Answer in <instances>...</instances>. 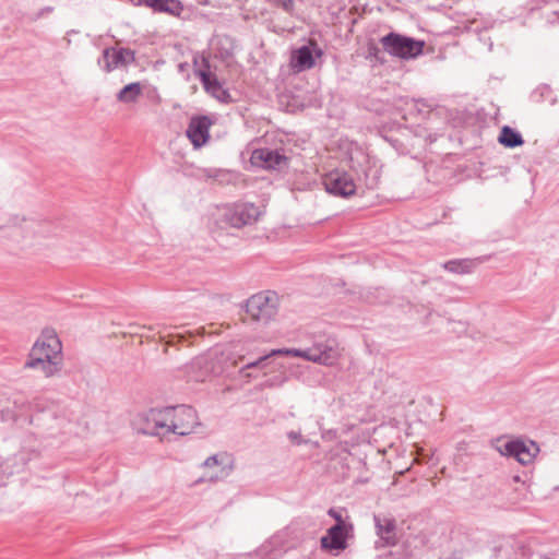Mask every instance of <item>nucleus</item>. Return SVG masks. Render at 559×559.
<instances>
[{
	"label": "nucleus",
	"instance_id": "obj_12",
	"mask_svg": "<svg viewBox=\"0 0 559 559\" xmlns=\"http://www.w3.org/2000/svg\"><path fill=\"white\" fill-rule=\"evenodd\" d=\"M251 159L254 165L265 169H282L288 164V158L284 154L270 148L254 150Z\"/></svg>",
	"mask_w": 559,
	"mask_h": 559
},
{
	"label": "nucleus",
	"instance_id": "obj_29",
	"mask_svg": "<svg viewBox=\"0 0 559 559\" xmlns=\"http://www.w3.org/2000/svg\"><path fill=\"white\" fill-rule=\"evenodd\" d=\"M329 514L332 515L337 521V523H340V520H342V516L332 509L329 511Z\"/></svg>",
	"mask_w": 559,
	"mask_h": 559
},
{
	"label": "nucleus",
	"instance_id": "obj_10",
	"mask_svg": "<svg viewBox=\"0 0 559 559\" xmlns=\"http://www.w3.org/2000/svg\"><path fill=\"white\" fill-rule=\"evenodd\" d=\"M260 214V209L257 205L253 203H243L235 205L233 209L228 210L225 216L230 226L240 228L245 225L254 223L259 218Z\"/></svg>",
	"mask_w": 559,
	"mask_h": 559
},
{
	"label": "nucleus",
	"instance_id": "obj_6",
	"mask_svg": "<svg viewBox=\"0 0 559 559\" xmlns=\"http://www.w3.org/2000/svg\"><path fill=\"white\" fill-rule=\"evenodd\" d=\"M497 449L502 455L513 457L522 465L532 463L539 452L536 442L522 439L509 440Z\"/></svg>",
	"mask_w": 559,
	"mask_h": 559
},
{
	"label": "nucleus",
	"instance_id": "obj_9",
	"mask_svg": "<svg viewBox=\"0 0 559 559\" xmlns=\"http://www.w3.org/2000/svg\"><path fill=\"white\" fill-rule=\"evenodd\" d=\"M135 61V52L129 48H105L98 59V66L107 73Z\"/></svg>",
	"mask_w": 559,
	"mask_h": 559
},
{
	"label": "nucleus",
	"instance_id": "obj_23",
	"mask_svg": "<svg viewBox=\"0 0 559 559\" xmlns=\"http://www.w3.org/2000/svg\"><path fill=\"white\" fill-rule=\"evenodd\" d=\"M207 361L204 357L194 358L188 366L189 369H200V372L190 374L191 379L194 381H203L209 373V368L206 366Z\"/></svg>",
	"mask_w": 559,
	"mask_h": 559
},
{
	"label": "nucleus",
	"instance_id": "obj_28",
	"mask_svg": "<svg viewBox=\"0 0 559 559\" xmlns=\"http://www.w3.org/2000/svg\"><path fill=\"white\" fill-rule=\"evenodd\" d=\"M217 171L213 169H204L203 175L207 178H214L216 177Z\"/></svg>",
	"mask_w": 559,
	"mask_h": 559
},
{
	"label": "nucleus",
	"instance_id": "obj_16",
	"mask_svg": "<svg viewBox=\"0 0 559 559\" xmlns=\"http://www.w3.org/2000/svg\"><path fill=\"white\" fill-rule=\"evenodd\" d=\"M197 75L200 78L204 90L213 97L221 102H227L230 98L228 91H226L215 74L209 71L199 70Z\"/></svg>",
	"mask_w": 559,
	"mask_h": 559
},
{
	"label": "nucleus",
	"instance_id": "obj_25",
	"mask_svg": "<svg viewBox=\"0 0 559 559\" xmlns=\"http://www.w3.org/2000/svg\"><path fill=\"white\" fill-rule=\"evenodd\" d=\"M258 364H257V360H253V361H250L248 362L246 366H243L239 372L242 377H246V378H250L251 377V373L247 372V370L249 369H253V368H258Z\"/></svg>",
	"mask_w": 559,
	"mask_h": 559
},
{
	"label": "nucleus",
	"instance_id": "obj_18",
	"mask_svg": "<svg viewBox=\"0 0 559 559\" xmlns=\"http://www.w3.org/2000/svg\"><path fill=\"white\" fill-rule=\"evenodd\" d=\"M62 359H41L40 357H27L25 369L40 370L46 378L57 376L62 369Z\"/></svg>",
	"mask_w": 559,
	"mask_h": 559
},
{
	"label": "nucleus",
	"instance_id": "obj_3",
	"mask_svg": "<svg viewBox=\"0 0 559 559\" xmlns=\"http://www.w3.org/2000/svg\"><path fill=\"white\" fill-rule=\"evenodd\" d=\"M294 356L302 357L309 361L332 365L337 358L336 343L332 338H320L316 341L311 347L306 349L297 348H278L272 349L269 354H265L257 359L258 368H264L266 361L274 356Z\"/></svg>",
	"mask_w": 559,
	"mask_h": 559
},
{
	"label": "nucleus",
	"instance_id": "obj_5",
	"mask_svg": "<svg viewBox=\"0 0 559 559\" xmlns=\"http://www.w3.org/2000/svg\"><path fill=\"white\" fill-rule=\"evenodd\" d=\"M275 293L266 292L251 296L246 305L247 313L254 321L269 322L277 312Z\"/></svg>",
	"mask_w": 559,
	"mask_h": 559
},
{
	"label": "nucleus",
	"instance_id": "obj_27",
	"mask_svg": "<svg viewBox=\"0 0 559 559\" xmlns=\"http://www.w3.org/2000/svg\"><path fill=\"white\" fill-rule=\"evenodd\" d=\"M288 438L294 442V443H297L299 444L301 442V435L300 432H297V431H289L287 433Z\"/></svg>",
	"mask_w": 559,
	"mask_h": 559
},
{
	"label": "nucleus",
	"instance_id": "obj_8",
	"mask_svg": "<svg viewBox=\"0 0 559 559\" xmlns=\"http://www.w3.org/2000/svg\"><path fill=\"white\" fill-rule=\"evenodd\" d=\"M325 190L335 197L347 198L356 192V185L350 175L344 170L335 169L323 177Z\"/></svg>",
	"mask_w": 559,
	"mask_h": 559
},
{
	"label": "nucleus",
	"instance_id": "obj_7",
	"mask_svg": "<svg viewBox=\"0 0 559 559\" xmlns=\"http://www.w3.org/2000/svg\"><path fill=\"white\" fill-rule=\"evenodd\" d=\"M28 357H40L41 359H62V344L52 331H46L35 342L29 350Z\"/></svg>",
	"mask_w": 559,
	"mask_h": 559
},
{
	"label": "nucleus",
	"instance_id": "obj_14",
	"mask_svg": "<svg viewBox=\"0 0 559 559\" xmlns=\"http://www.w3.org/2000/svg\"><path fill=\"white\" fill-rule=\"evenodd\" d=\"M373 520L377 535L382 542V546H395L397 544L395 520L392 518L380 515H374Z\"/></svg>",
	"mask_w": 559,
	"mask_h": 559
},
{
	"label": "nucleus",
	"instance_id": "obj_11",
	"mask_svg": "<svg viewBox=\"0 0 559 559\" xmlns=\"http://www.w3.org/2000/svg\"><path fill=\"white\" fill-rule=\"evenodd\" d=\"M212 120L207 116L192 117L187 128V136L195 148L203 146L210 139Z\"/></svg>",
	"mask_w": 559,
	"mask_h": 559
},
{
	"label": "nucleus",
	"instance_id": "obj_26",
	"mask_svg": "<svg viewBox=\"0 0 559 559\" xmlns=\"http://www.w3.org/2000/svg\"><path fill=\"white\" fill-rule=\"evenodd\" d=\"M276 5L282 7L285 11L293 9L294 0H272Z\"/></svg>",
	"mask_w": 559,
	"mask_h": 559
},
{
	"label": "nucleus",
	"instance_id": "obj_2",
	"mask_svg": "<svg viewBox=\"0 0 559 559\" xmlns=\"http://www.w3.org/2000/svg\"><path fill=\"white\" fill-rule=\"evenodd\" d=\"M139 431L165 438L170 433L187 436L200 425L197 412L191 406L151 408L138 417Z\"/></svg>",
	"mask_w": 559,
	"mask_h": 559
},
{
	"label": "nucleus",
	"instance_id": "obj_20",
	"mask_svg": "<svg viewBox=\"0 0 559 559\" xmlns=\"http://www.w3.org/2000/svg\"><path fill=\"white\" fill-rule=\"evenodd\" d=\"M293 61L298 70L311 69L314 66V58L308 46L297 49L293 56Z\"/></svg>",
	"mask_w": 559,
	"mask_h": 559
},
{
	"label": "nucleus",
	"instance_id": "obj_1",
	"mask_svg": "<svg viewBox=\"0 0 559 559\" xmlns=\"http://www.w3.org/2000/svg\"><path fill=\"white\" fill-rule=\"evenodd\" d=\"M58 234V227L48 219L22 214L0 216V238L22 250L46 246Z\"/></svg>",
	"mask_w": 559,
	"mask_h": 559
},
{
	"label": "nucleus",
	"instance_id": "obj_21",
	"mask_svg": "<svg viewBox=\"0 0 559 559\" xmlns=\"http://www.w3.org/2000/svg\"><path fill=\"white\" fill-rule=\"evenodd\" d=\"M499 142L506 147L514 148L524 143L522 135L509 126L501 129Z\"/></svg>",
	"mask_w": 559,
	"mask_h": 559
},
{
	"label": "nucleus",
	"instance_id": "obj_22",
	"mask_svg": "<svg viewBox=\"0 0 559 559\" xmlns=\"http://www.w3.org/2000/svg\"><path fill=\"white\" fill-rule=\"evenodd\" d=\"M142 94V86L139 82H133L126 85L122 90L117 94V99L121 103H134Z\"/></svg>",
	"mask_w": 559,
	"mask_h": 559
},
{
	"label": "nucleus",
	"instance_id": "obj_19",
	"mask_svg": "<svg viewBox=\"0 0 559 559\" xmlns=\"http://www.w3.org/2000/svg\"><path fill=\"white\" fill-rule=\"evenodd\" d=\"M488 259L489 257H478L475 259H454L443 263V269L455 274H469Z\"/></svg>",
	"mask_w": 559,
	"mask_h": 559
},
{
	"label": "nucleus",
	"instance_id": "obj_24",
	"mask_svg": "<svg viewBox=\"0 0 559 559\" xmlns=\"http://www.w3.org/2000/svg\"><path fill=\"white\" fill-rule=\"evenodd\" d=\"M286 381V378H274V379H269L266 381H264L261 386L262 388H274V386H281L284 384V382Z\"/></svg>",
	"mask_w": 559,
	"mask_h": 559
},
{
	"label": "nucleus",
	"instance_id": "obj_17",
	"mask_svg": "<svg viewBox=\"0 0 559 559\" xmlns=\"http://www.w3.org/2000/svg\"><path fill=\"white\" fill-rule=\"evenodd\" d=\"M134 5H144L151 8L154 12L168 13L179 16L183 7L178 0H131Z\"/></svg>",
	"mask_w": 559,
	"mask_h": 559
},
{
	"label": "nucleus",
	"instance_id": "obj_4",
	"mask_svg": "<svg viewBox=\"0 0 559 559\" xmlns=\"http://www.w3.org/2000/svg\"><path fill=\"white\" fill-rule=\"evenodd\" d=\"M380 43L388 53L401 59H415L423 53L425 41L407 37L394 32L389 33L380 39Z\"/></svg>",
	"mask_w": 559,
	"mask_h": 559
},
{
	"label": "nucleus",
	"instance_id": "obj_15",
	"mask_svg": "<svg viewBox=\"0 0 559 559\" xmlns=\"http://www.w3.org/2000/svg\"><path fill=\"white\" fill-rule=\"evenodd\" d=\"M321 547L330 550L346 548V527L342 520L328 530V535L321 538Z\"/></svg>",
	"mask_w": 559,
	"mask_h": 559
},
{
	"label": "nucleus",
	"instance_id": "obj_13",
	"mask_svg": "<svg viewBox=\"0 0 559 559\" xmlns=\"http://www.w3.org/2000/svg\"><path fill=\"white\" fill-rule=\"evenodd\" d=\"M202 467L213 468L217 467L218 472L210 477L211 481H217L219 479L228 477L235 467L233 456L227 452H219L209 456L203 463Z\"/></svg>",
	"mask_w": 559,
	"mask_h": 559
}]
</instances>
